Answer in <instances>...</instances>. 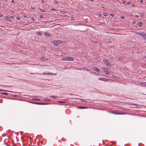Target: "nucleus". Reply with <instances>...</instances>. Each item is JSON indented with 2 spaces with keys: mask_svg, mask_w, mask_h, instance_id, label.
<instances>
[{
  "mask_svg": "<svg viewBox=\"0 0 146 146\" xmlns=\"http://www.w3.org/2000/svg\"><path fill=\"white\" fill-rule=\"evenodd\" d=\"M50 42L55 46H58L60 44L62 43V41L60 40H53L50 41Z\"/></svg>",
  "mask_w": 146,
  "mask_h": 146,
  "instance_id": "obj_1",
  "label": "nucleus"
},
{
  "mask_svg": "<svg viewBox=\"0 0 146 146\" xmlns=\"http://www.w3.org/2000/svg\"><path fill=\"white\" fill-rule=\"evenodd\" d=\"M61 59L63 61H73L74 60L73 58H72L70 57H69L63 58Z\"/></svg>",
  "mask_w": 146,
  "mask_h": 146,
  "instance_id": "obj_2",
  "label": "nucleus"
},
{
  "mask_svg": "<svg viewBox=\"0 0 146 146\" xmlns=\"http://www.w3.org/2000/svg\"><path fill=\"white\" fill-rule=\"evenodd\" d=\"M103 62L107 67H109L111 66L110 62L107 60L104 59L103 60Z\"/></svg>",
  "mask_w": 146,
  "mask_h": 146,
  "instance_id": "obj_3",
  "label": "nucleus"
},
{
  "mask_svg": "<svg viewBox=\"0 0 146 146\" xmlns=\"http://www.w3.org/2000/svg\"><path fill=\"white\" fill-rule=\"evenodd\" d=\"M138 33L139 34L138 35L142 36L144 37L145 39H146V33Z\"/></svg>",
  "mask_w": 146,
  "mask_h": 146,
  "instance_id": "obj_4",
  "label": "nucleus"
},
{
  "mask_svg": "<svg viewBox=\"0 0 146 146\" xmlns=\"http://www.w3.org/2000/svg\"><path fill=\"white\" fill-rule=\"evenodd\" d=\"M102 68L104 72H105L107 74L109 75V72H108V71L106 68L104 67H102Z\"/></svg>",
  "mask_w": 146,
  "mask_h": 146,
  "instance_id": "obj_5",
  "label": "nucleus"
},
{
  "mask_svg": "<svg viewBox=\"0 0 146 146\" xmlns=\"http://www.w3.org/2000/svg\"><path fill=\"white\" fill-rule=\"evenodd\" d=\"M4 19H5L8 21H10V19L9 18V17H8V16H5V17H4Z\"/></svg>",
  "mask_w": 146,
  "mask_h": 146,
  "instance_id": "obj_6",
  "label": "nucleus"
},
{
  "mask_svg": "<svg viewBox=\"0 0 146 146\" xmlns=\"http://www.w3.org/2000/svg\"><path fill=\"white\" fill-rule=\"evenodd\" d=\"M137 25L139 27H141L143 25V23L141 22H139L137 23Z\"/></svg>",
  "mask_w": 146,
  "mask_h": 146,
  "instance_id": "obj_7",
  "label": "nucleus"
},
{
  "mask_svg": "<svg viewBox=\"0 0 146 146\" xmlns=\"http://www.w3.org/2000/svg\"><path fill=\"white\" fill-rule=\"evenodd\" d=\"M93 70H94L97 71L98 72H100L99 71V69H98V68H96V67H94L93 68Z\"/></svg>",
  "mask_w": 146,
  "mask_h": 146,
  "instance_id": "obj_8",
  "label": "nucleus"
},
{
  "mask_svg": "<svg viewBox=\"0 0 146 146\" xmlns=\"http://www.w3.org/2000/svg\"><path fill=\"white\" fill-rule=\"evenodd\" d=\"M44 35L46 36H50L51 35V34L49 33L48 32H45L44 33Z\"/></svg>",
  "mask_w": 146,
  "mask_h": 146,
  "instance_id": "obj_9",
  "label": "nucleus"
},
{
  "mask_svg": "<svg viewBox=\"0 0 146 146\" xmlns=\"http://www.w3.org/2000/svg\"><path fill=\"white\" fill-rule=\"evenodd\" d=\"M112 112L113 113H115V114H123V113H118V112H117V111H112Z\"/></svg>",
  "mask_w": 146,
  "mask_h": 146,
  "instance_id": "obj_10",
  "label": "nucleus"
},
{
  "mask_svg": "<svg viewBox=\"0 0 146 146\" xmlns=\"http://www.w3.org/2000/svg\"><path fill=\"white\" fill-rule=\"evenodd\" d=\"M53 73H44L43 74V75H49L50 74H53Z\"/></svg>",
  "mask_w": 146,
  "mask_h": 146,
  "instance_id": "obj_11",
  "label": "nucleus"
},
{
  "mask_svg": "<svg viewBox=\"0 0 146 146\" xmlns=\"http://www.w3.org/2000/svg\"><path fill=\"white\" fill-rule=\"evenodd\" d=\"M36 34L38 35H42V33L41 32H39V31H37L36 32Z\"/></svg>",
  "mask_w": 146,
  "mask_h": 146,
  "instance_id": "obj_12",
  "label": "nucleus"
},
{
  "mask_svg": "<svg viewBox=\"0 0 146 146\" xmlns=\"http://www.w3.org/2000/svg\"><path fill=\"white\" fill-rule=\"evenodd\" d=\"M98 79L101 80L105 81L106 80V78H98Z\"/></svg>",
  "mask_w": 146,
  "mask_h": 146,
  "instance_id": "obj_13",
  "label": "nucleus"
},
{
  "mask_svg": "<svg viewBox=\"0 0 146 146\" xmlns=\"http://www.w3.org/2000/svg\"><path fill=\"white\" fill-rule=\"evenodd\" d=\"M37 104L39 105H46L47 104V103H40Z\"/></svg>",
  "mask_w": 146,
  "mask_h": 146,
  "instance_id": "obj_14",
  "label": "nucleus"
},
{
  "mask_svg": "<svg viewBox=\"0 0 146 146\" xmlns=\"http://www.w3.org/2000/svg\"><path fill=\"white\" fill-rule=\"evenodd\" d=\"M54 3L55 4H58V3L57 1L56 0H54L53 1Z\"/></svg>",
  "mask_w": 146,
  "mask_h": 146,
  "instance_id": "obj_15",
  "label": "nucleus"
},
{
  "mask_svg": "<svg viewBox=\"0 0 146 146\" xmlns=\"http://www.w3.org/2000/svg\"><path fill=\"white\" fill-rule=\"evenodd\" d=\"M51 97L54 99H56L58 98V97L54 96H51Z\"/></svg>",
  "mask_w": 146,
  "mask_h": 146,
  "instance_id": "obj_16",
  "label": "nucleus"
},
{
  "mask_svg": "<svg viewBox=\"0 0 146 146\" xmlns=\"http://www.w3.org/2000/svg\"><path fill=\"white\" fill-rule=\"evenodd\" d=\"M141 84H142V85H145V86H146V82H142L141 83Z\"/></svg>",
  "mask_w": 146,
  "mask_h": 146,
  "instance_id": "obj_17",
  "label": "nucleus"
},
{
  "mask_svg": "<svg viewBox=\"0 0 146 146\" xmlns=\"http://www.w3.org/2000/svg\"><path fill=\"white\" fill-rule=\"evenodd\" d=\"M78 108H81V109H85V108H86L84 107H78Z\"/></svg>",
  "mask_w": 146,
  "mask_h": 146,
  "instance_id": "obj_18",
  "label": "nucleus"
},
{
  "mask_svg": "<svg viewBox=\"0 0 146 146\" xmlns=\"http://www.w3.org/2000/svg\"><path fill=\"white\" fill-rule=\"evenodd\" d=\"M103 15L105 16H107L108 15L106 13H104Z\"/></svg>",
  "mask_w": 146,
  "mask_h": 146,
  "instance_id": "obj_19",
  "label": "nucleus"
},
{
  "mask_svg": "<svg viewBox=\"0 0 146 146\" xmlns=\"http://www.w3.org/2000/svg\"><path fill=\"white\" fill-rule=\"evenodd\" d=\"M44 100L46 101H50V100L48 99H45Z\"/></svg>",
  "mask_w": 146,
  "mask_h": 146,
  "instance_id": "obj_20",
  "label": "nucleus"
},
{
  "mask_svg": "<svg viewBox=\"0 0 146 146\" xmlns=\"http://www.w3.org/2000/svg\"><path fill=\"white\" fill-rule=\"evenodd\" d=\"M121 18L123 19H125V17L123 16H121Z\"/></svg>",
  "mask_w": 146,
  "mask_h": 146,
  "instance_id": "obj_21",
  "label": "nucleus"
},
{
  "mask_svg": "<svg viewBox=\"0 0 146 146\" xmlns=\"http://www.w3.org/2000/svg\"><path fill=\"white\" fill-rule=\"evenodd\" d=\"M0 91H7V92L8 91L5 90H3V89H0Z\"/></svg>",
  "mask_w": 146,
  "mask_h": 146,
  "instance_id": "obj_22",
  "label": "nucleus"
},
{
  "mask_svg": "<svg viewBox=\"0 0 146 146\" xmlns=\"http://www.w3.org/2000/svg\"><path fill=\"white\" fill-rule=\"evenodd\" d=\"M2 94H3L5 95H7L8 94L7 93H5V92L3 93H2Z\"/></svg>",
  "mask_w": 146,
  "mask_h": 146,
  "instance_id": "obj_23",
  "label": "nucleus"
},
{
  "mask_svg": "<svg viewBox=\"0 0 146 146\" xmlns=\"http://www.w3.org/2000/svg\"><path fill=\"white\" fill-rule=\"evenodd\" d=\"M36 101H39L40 100V99L38 98L35 99H34Z\"/></svg>",
  "mask_w": 146,
  "mask_h": 146,
  "instance_id": "obj_24",
  "label": "nucleus"
},
{
  "mask_svg": "<svg viewBox=\"0 0 146 146\" xmlns=\"http://www.w3.org/2000/svg\"><path fill=\"white\" fill-rule=\"evenodd\" d=\"M110 15L112 17H114V15L113 14H110Z\"/></svg>",
  "mask_w": 146,
  "mask_h": 146,
  "instance_id": "obj_25",
  "label": "nucleus"
},
{
  "mask_svg": "<svg viewBox=\"0 0 146 146\" xmlns=\"http://www.w3.org/2000/svg\"><path fill=\"white\" fill-rule=\"evenodd\" d=\"M40 18L42 19L43 18V16L42 15H40Z\"/></svg>",
  "mask_w": 146,
  "mask_h": 146,
  "instance_id": "obj_26",
  "label": "nucleus"
},
{
  "mask_svg": "<svg viewBox=\"0 0 146 146\" xmlns=\"http://www.w3.org/2000/svg\"><path fill=\"white\" fill-rule=\"evenodd\" d=\"M16 18L18 20H19L20 19V17H17Z\"/></svg>",
  "mask_w": 146,
  "mask_h": 146,
  "instance_id": "obj_27",
  "label": "nucleus"
},
{
  "mask_svg": "<svg viewBox=\"0 0 146 146\" xmlns=\"http://www.w3.org/2000/svg\"><path fill=\"white\" fill-rule=\"evenodd\" d=\"M109 79H106V80H105V81H109Z\"/></svg>",
  "mask_w": 146,
  "mask_h": 146,
  "instance_id": "obj_28",
  "label": "nucleus"
},
{
  "mask_svg": "<svg viewBox=\"0 0 146 146\" xmlns=\"http://www.w3.org/2000/svg\"><path fill=\"white\" fill-rule=\"evenodd\" d=\"M10 17L11 19H13L14 18V16L13 15L11 16Z\"/></svg>",
  "mask_w": 146,
  "mask_h": 146,
  "instance_id": "obj_29",
  "label": "nucleus"
},
{
  "mask_svg": "<svg viewBox=\"0 0 146 146\" xmlns=\"http://www.w3.org/2000/svg\"><path fill=\"white\" fill-rule=\"evenodd\" d=\"M3 16V15L2 14H0V17H2Z\"/></svg>",
  "mask_w": 146,
  "mask_h": 146,
  "instance_id": "obj_30",
  "label": "nucleus"
},
{
  "mask_svg": "<svg viewBox=\"0 0 146 146\" xmlns=\"http://www.w3.org/2000/svg\"><path fill=\"white\" fill-rule=\"evenodd\" d=\"M132 6L133 7H135V4H133L132 5Z\"/></svg>",
  "mask_w": 146,
  "mask_h": 146,
  "instance_id": "obj_31",
  "label": "nucleus"
},
{
  "mask_svg": "<svg viewBox=\"0 0 146 146\" xmlns=\"http://www.w3.org/2000/svg\"><path fill=\"white\" fill-rule=\"evenodd\" d=\"M131 4V2H128L127 3V4L128 5H130V4Z\"/></svg>",
  "mask_w": 146,
  "mask_h": 146,
  "instance_id": "obj_32",
  "label": "nucleus"
},
{
  "mask_svg": "<svg viewBox=\"0 0 146 146\" xmlns=\"http://www.w3.org/2000/svg\"><path fill=\"white\" fill-rule=\"evenodd\" d=\"M141 3H143V0H141L140 1Z\"/></svg>",
  "mask_w": 146,
  "mask_h": 146,
  "instance_id": "obj_33",
  "label": "nucleus"
},
{
  "mask_svg": "<svg viewBox=\"0 0 146 146\" xmlns=\"http://www.w3.org/2000/svg\"><path fill=\"white\" fill-rule=\"evenodd\" d=\"M59 102L60 103H64V102H64V101H62H62H59Z\"/></svg>",
  "mask_w": 146,
  "mask_h": 146,
  "instance_id": "obj_34",
  "label": "nucleus"
},
{
  "mask_svg": "<svg viewBox=\"0 0 146 146\" xmlns=\"http://www.w3.org/2000/svg\"><path fill=\"white\" fill-rule=\"evenodd\" d=\"M15 2V1L14 0H12L11 1V3H14Z\"/></svg>",
  "mask_w": 146,
  "mask_h": 146,
  "instance_id": "obj_35",
  "label": "nucleus"
},
{
  "mask_svg": "<svg viewBox=\"0 0 146 146\" xmlns=\"http://www.w3.org/2000/svg\"><path fill=\"white\" fill-rule=\"evenodd\" d=\"M132 24H135V22H134V21H133L132 22Z\"/></svg>",
  "mask_w": 146,
  "mask_h": 146,
  "instance_id": "obj_36",
  "label": "nucleus"
},
{
  "mask_svg": "<svg viewBox=\"0 0 146 146\" xmlns=\"http://www.w3.org/2000/svg\"><path fill=\"white\" fill-rule=\"evenodd\" d=\"M125 3H126L125 1H123V3L124 4Z\"/></svg>",
  "mask_w": 146,
  "mask_h": 146,
  "instance_id": "obj_37",
  "label": "nucleus"
},
{
  "mask_svg": "<svg viewBox=\"0 0 146 146\" xmlns=\"http://www.w3.org/2000/svg\"><path fill=\"white\" fill-rule=\"evenodd\" d=\"M51 10H52V11H54L55 9H52Z\"/></svg>",
  "mask_w": 146,
  "mask_h": 146,
  "instance_id": "obj_38",
  "label": "nucleus"
},
{
  "mask_svg": "<svg viewBox=\"0 0 146 146\" xmlns=\"http://www.w3.org/2000/svg\"><path fill=\"white\" fill-rule=\"evenodd\" d=\"M136 17H139V15H136Z\"/></svg>",
  "mask_w": 146,
  "mask_h": 146,
  "instance_id": "obj_39",
  "label": "nucleus"
},
{
  "mask_svg": "<svg viewBox=\"0 0 146 146\" xmlns=\"http://www.w3.org/2000/svg\"><path fill=\"white\" fill-rule=\"evenodd\" d=\"M41 58H42V59H42L43 58H44V57H42Z\"/></svg>",
  "mask_w": 146,
  "mask_h": 146,
  "instance_id": "obj_40",
  "label": "nucleus"
},
{
  "mask_svg": "<svg viewBox=\"0 0 146 146\" xmlns=\"http://www.w3.org/2000/svg\"><path fill=\"white\" fill-rule=\"evenodd\" d=\"M99 16H101V14H99Z\"/></svg>",
  "mask_w": 146,
  "mask_h": 146,
  "instance_id": "obj_41",
  "label": "nucleus"
},
{
  "mask_svg": "<svg viewBox=\"0 0 146 146\" xmlns=\"http://www.w3.org/2000/svg\"><path fill=\"white\" fill-rule=\"evenodd\" d=\"M90 2H92L93 1V0H90Z\"/></svg>",
  "mask_w": 146,
  "mask_h": 146,
  "instance_id": "obj_42",
  "label": "nucleus"
},
{
  "mask_svg": "<svg viewBox=\"0 0 146 146\" xmlns=\"http://www.w3.org/2000/svg\"><path fill=\"white\" fill-rule=\"evenodd\" d=\"M43 1H44L43 0H42V3H43Z\"/></svg>",
  "mask_w": 146,
  "mask_h": 146,
  "instance_id": "obj_43",
  "label": "nucleus"
},
{
  "mask_svg": "<svg viewBox=\"0 0 146 146\" xmlns=\"http://www.w3.org/2000/svg\"><path fill=\"white\" fill-rule=\"evenodd\" d=\"M24 17H25V15H24Z\"/></svg>",
  "mask_w": 146,
  "mask_h": 146,
  "instance_id": "obj_44",
  "label": "nucleus"
},
{
  "mask_svg": "<svg viewBox=\"0 0 146 146\" xmlns=\"http://www.w3.org/2000/svg\"><path fill=\"white\" fill-rule=\"evenodd\" d=\"M5 1H7V0H5Z\"/></svg>",
  "mask_w": 146,
  "mask_h": 146,
  "instance_id": "obj_45",
  "label": "nucleus"
}]
</instances>
